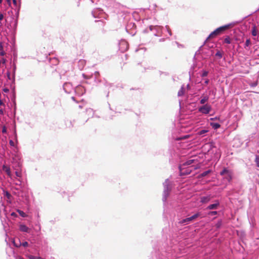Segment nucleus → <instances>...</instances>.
<instances>
[{
    "mask_svg": "<svg viewBox=\"0 0 259 259\" xmlns=\"http://www.w3.org/2000/svg\"><path fill=\"white\" fill-rule=\"evenodd\" d=\"M236 24V23L233 22L217 28L209 35V36L206 38V41H208L209 39L214 38L217 36L223 33L225 31L233 28Z\"/></svg>",
    "mask_w": 259,
    "mask_h": 259,
    "instance_id": "1",
    "label": "nucleus"
},
{
    "mask_svg": "<svg viewBox=\"0 0 259 259\" xmlns=\"http://www.w3.org/2000/svg\"><path fill=\"white\" fill-rule=\"evenodd\" d=\"M200 215V212H197V213L194 214V215H193L192 216H191L190 217L187 218H186L185 219H183L181 222V224H185V223L188 224L190 222H192V221L196 220Z\"/></svg>",
    "mask_w": 259,
    "mask_h": 259,
    "instance_id": "2",
    "label": "nucleus"
},
{
    "mask_svg": "<svg viewBox=\"0 0 259 259\" xmlns=\"http://www.w3.org/2000/svg\"><path fill=\"white\" fill-rule=\"evenodd\" d=\"M211 109V106L206 104L199 108L198 111L203 114H208L209 113Z\"/></svg>",
    "mask_w": 259,
    "mask_h": 259,
    "instance_id": "3",
    "label": "nucleus"
},
{
    "mask_svg": "<svg viewBox=\"0 0 259 259\" xmlns=\"http://www.w3.org/2000/svg\"><path fill=\"white\" fill-rule=\"evenodd\" d=\"M183 167L182 165L180 166L181 175H186L190 174L191 170H185V168Z\"/></svg>",
    "mask_w": 259,
    "mask_h": 259,
    "instance_id": "4",
    "label": "nucleus"
},
{
    "mask_svg": "<svg viewBox=\"0 0 259 259\" xmlns=\"http://www.w3.org/2000/svg\"><path fill=\"white\" fill-rule=\"evenodd\" d=\"M219 205H220L219 202L218 201H216L215 203L208 205L206 209H217V208L219 206Z\"/></svg>",
    "mask_w": 259,
    "mask_h": 259,
    "instance_id": "5",
    "label": "nucleus"
},
{
    "mask_svg": "<svg viewBox=\"0 0 259 259\" xmlns=\"http://www.w3.org/2000/svg\"><path fill=\"white\" fill-rule=\"evenodd\" d=\"M19 229L21 232H29V229L26 225L21 224L19 226Z\"/></svg>",
    "mask_w": 259,
    "mask_h": 259,
    "instance_id": "6",
    "label": "nucleus"
},
{
    "mask_svg": "<svg viewBox=\"0 0 259 259\" xmlns=\"http://www.w3.org/2000/svg\"><path fill=\"white\" fill-rule=\"evenodd\" d=\"M210 196H203L201 198L200 202L203 203H208L210 200Z\"/></svg>",
    "mask_w": 259,
    "mask_h": 259,
    "instance_id": "7",
    "label": "nucleus"
},
{
    "mask_svg": "<svg viewBox=\"0 0 259 259\" xmlns=\"http://www.w3.org/2000/svg\"><path fill=\"white\" fill-rule=\"evenodd\" d=\"M195 161V159H189L187 161H186L185 163H184L182 166H184L185 165H189L192 164V163H194Z\"/></svg>",
    "mask_w": 259,
    "mask_h": 259,
    "instance_id": "8",
    "label": "nucleus"
},
{
    "mask_svg": "<svg viewBox=\"0 0 259 259\" xmlns=\"http://www.w3.org/2000/svg\"><path fill=\"white\" fill-rule=\"evenodd\" d=\"M258 34V31L256 29V27L255 25H254L252 28V30H251V34L253 35V36H256Z\"/></svg>",
    "mask_w": 259,
    "mask_h": 259,
    "instance_id": "9",
    "label": "nucleus"
},
{
    "mask_svg": "<svg viewBox=\"0 0 259 259\" xmlns=\"http://www.w3.org/2000/svg\"><path fill=\"white\" fill-rule=\"evenodd\" d=\"M208 100V97L207 96H204L201 97V99L200 101V103L201 104H204L206 102H207Z\"/></svg>",
    "mask_w": 259,
    "mask_h": 259,
    "instance_id": "10",
    "label": "nucleus"
},
{
    "mask_svg": "<svg viewBox=\"0 0 259 259\" xmlns=\"http://www.w3.org/2000/svg\"><path fill=\"white\" fill-rule=\"evenodd\" d=\"M3 169L6 172L9 176H11V170L10 168L6 166H3Z\"/></svg>",
    "mask_w": 259,
    "mask_h": 259,
    "instance_id": "11",
    "label": "nucleus"
},
{
    "mask_svg": "<svg viewBox=\"0 0 259 259\" xmlns=\"http://www.w3.org/2000/svg\"><path fill=\"white\" fill-rule=\"evenodd\" d=\"M210 124L214 129H218L221 126L220 124L218 123L211 122Z\"/></svg>",
    "mask_w": 259,
    "mask_h": 259,
    "instance_id": "12",
    "label": "nucleus"
},
{
    "mask_svg": "<svg viewBox=\"0 0 259 259\" xmlns=\"http://www.w3.org/2000/svg\"><path fill=\"white\" fill-rule=\"evenodd\" d=\"M211 172V170H206L205 171H204L203 172H202V174H201L199 176V178H202V177H205L206 176H207L208 174H209V173H210Z\"/></svg>",
    "mask_w": 259,
    "mask_h": 259,
    "instance_id": "13",
    "label": "nucleus"
},
{
    "mask_svg": "<svg viewBox=\"0 0 259 259\" xmlns=\"http://www.w3.org/2000/svg\"><path fill=\"white\" fill-rule=\"evenodd\" d=\"M232 172L229 171L226 175H225V178L228 181H230L232 180Z\"/></svg>",
    "mask_w": 259,
    "mask_h": 259,
    "instance_id": "14",
    "label": "nucleus"
},
{
    "mask_svg": "<svg viewBox=\"0 0 259 259\" xmlns=\"http://www.w3.org/2000/svg\"><path fill=\"white\" fill-rule=\"evenodd\" d=\"M224 42L227 44H230L231 42V38L229 36H227L224 40Z\"/></svg>",
    "mask_w": 259,
    "mask_h": 259,
    "instance_id": "15",
    "label": "nucleus"
},
{
    "mask_svg": "<svg viewBox=\"0 0 259 259\" xmlns=\"http://www.w3.org/2000/svg\"><path fill=\"white\" fill-rule=\"evenodd\" d=\"M230 171L228 170L227 168H224L221 172L220 175L222 176H225L228 174Z\"/></svg>",
    "mask_w": 259,
    "mask_h": 259,
    "instance_id": "16",
    "label": "nucleus"
},
{
    "mask_svg": "<svg viewBox=\"0 0 259 259\" xmlns=\"http://www.w3.org/2000/svg\"><path fill=\"white\" fill-rule=\"evenodd\" d=\"M27 257L29 259H42L41 257L38 256H33L32 255H27Z\"/></svg>",
    "mask_w": 259,
    "mask_h": 259,
    "instance_id": "17",
    "label": "nucleus"
},
{
    "mask_svg": "<svg viewBox=\"0 0 259 259\" xmlns=\"http://www.w3.org/2000/svg\"><path fill=\"white\" fill-rule=\"evenodd\" d=\"M17 212L19 213V214L22 217H26V214L25 212H24L23 211L18 209Z\"/></svg>",
    "mask_w": 259,
    "mask_h": 259,
    "instance_id": "18",
    "label": "nucleus"
},
{
    "mask_svg": "<svg viewBox=\"0 0 259 259\" xmlns=\"http://www.w3.org/2000/svg\"><path fill=\"white\" fill-rule=\"evenodd\" d=\"M208 132V131L207 130H201L199 132H198L197 133V134L199 135H203L206 133Z\"/></svg>",
    "mask_w": 259,
    "mask_h": 259,
    "instance_id": "19",
    "label": "nucleus"
},
{
    "mask_svg": "<svg viewBox=\"0 0 259 259\" xmlns=\"http://www.w3.org/2000/svg\"><path fill=\"white\" fill-rule=\"evenodd\" d=\"M250 45H251V41H250V39H247L246 40L244 48H246V47H248Z\"/></svg>",
    "mask_w": 259,
    "mask_h": 259,
    "instance_id": "20",
    "label": "nucleus"
},
{
    "mask_svg": "<svg viewBox=\"0 0 259 259\" xmlns=\"http://www.w3.org/2000/svg\"><path fill=\"white\" fill-rule=\"evenodd\" d=\"M215 56L219 57L220 58H221L223 57V54L221 52L219 51L216 53Z\"/></svg>",
    "mask_w": 259,
    "mask_h": 259,
    "instance_id": "21",
    "label": "nucleus"
},
{
    "mask_svg": "<svg viewBox=\"0 0 259 259\" xmlns=\"http://www.w3.org/2000/svg\"><path fill=\"white\" fill-rule=\"evenodd\" d=\"M5 195L7 197V198L9 199H10L11 198V197H12V195H11L10 193H9L8 191H6L5 193Z\"/></svg>",
    "mask_w": 259,
    "mask_h": 259,
    "instance_id": "22",
    "label": "nucleus"
},
{
    "mask_svg": "<svg viewBox=\"0 0 259 259\" xmlns=\"http://www.w3.org/2000/svg\"><path fill=\"white\" fill-rule=\"evenodd\" d=\"M255 161L256 162V166L259 167V155L256 156Z\"/></svg>",
    "mask_w": 259,
    "mask_h": 259,
    "instance_id": "23",
    "label": "nucleus"
},
{
    "mask_svg": "<svg viewBox=\"0 0 259 259\" xmlns=\"http://www.w3.org/2000/svg\"><path fill=\"white\" fill-rule=\"evenodd\" d=\"M184 94V90L183 88H182L181 90H180L178 92V96H181Z\"/></svg>",
    "mask_w": 259,
    "mask_h": 259,
    "instance_id": "24",
    "label": "nucleus"
},
{
    "mask_svg": "<svg viewBox=\"0 0 259 259\" xmlns=\"http://www.w3.org/2000/svg\"><path fill=\"white\" fill-rule=\"evenodd\" d=\"M13 243H14V246L17 247H19L20 246H21V243L20 241L18 243H16L15 241H13Z\"/></svg>",
    "mask_w": 259,
    "mask_h": 259,
    "instance_id": "25",
    "label": "nucleus"
},
{
    "mask_svg": "<svg viewBox=\"0 0 259 259\" xmlns=\"http://www.w3.org/2000/svg\"><path fill=\"white\" fill-rule=\"evenodd\" d=\"M21 245H22L24 247H27L28 245V243L27 242L25 241L21 244Z\"/></svg>",
    "mask_w": 259,
    "mask_h": 259,
    "instance_id": "26",
    "label": "nucleus"
},
{
    "mask_svg": "<svg viewBox=\"0 0 259 259\" xmlns=\"http://www.w3.org/2000/svg\"><path fill=\"white\" fill-rule=\"evenodd\" d=\"M208 74V72L206 71H204L202 73V76L203 77L206 76Z\"/></svg>",
    "mask_w": 259,
    "mask_h": 259,
    "instance_id": "27",
    "label": "nucleus"
},
{
    "mask_svg": "<svg viewBox=\"0 0 259 259\" xmlns=\"http://www.w3.org/2000/svg\"><path fill=\"white\" fill-rule=\"evenodd\" d=\"M4 108L2 106H0V114H4Z\"/></svg>",
    "mask_w": 259,
    "mask_h": 259,
    "instance_id": "28",
    "label": "nucleus"
},
{
    "mask_svg": "<svg viewBox=\"0 0 259 259\" xmlns=\"http://www.w3.org/2000/svg\"><path fill=\"white\" fill-rule=\"evenodd\" d=\"M5 52L4 50L0 51V55L3 56L5 55Z\"/></svg>",
    "mask_w": 259,
    "mask_h": 259,
    "instance_id": "29",
    "label": "nucleus"
},
{
    "mask_svg": "<svg viewBox=\"0 0 259 259\" xmlns=\"http://www.w3.org/2000/svg\"><path fill=\"white\" fill-rule=\"evenodd\" d=\"M209 214H212V215L217 214V211H211V212L209 213Z\"/></svg>",
    "mask_w": 259,
    "mask_h": 259,
    "instance_id": "30",
    "label": "nucleus"
},
{
    "mask_svg": "<svg viewBox=\"0 0 259 259\" xmlns=\"http://www.w3.org/2000/svg\"><path fill=\"white\" fill-rule=\"evenodd\" d=\"M3 50V44L2 42H0V51H2Z\"/></svg>",
    "mask_w": 259,
    "mask_h": 259,
    "instance_id": "31",
    "label": "nucleus"
},
{
    "mask_svg": "<svg viewBox=\"0 0 259 259\" xmlns=\"http://www.w3.org/2000/svg\"><path fill=\"white\" fill-rule=\"evenodd\" d=\"M2 62V63L5 64L6 62V60L5 58H2V60H1Z\"/></svg>",
    "mask_w": 259,
    "mask_h": 259,
    "instance_id": "32",
    "label": "nucleus"
},
{
    "mask_svg": "<svg viewBox=\"0 0 259 259\" xmlns=\"http://www.w3.org/2000/svg\"><path fill=\"white\" fill-rule=\"evenodd\" d=\"M13 3L15 6H17V1L16 0H13Z\"/></svg>",
    "mask_w": 259,
    "mask_h": 259,
    "instance_id": "33",
    "label": "nucleus"
},
{
    "mask_svg": "<svg viewBox=\"0 0 259 259\" xmlns=\"http://www.w3.org/2000/svg\"><path fill=\"white\" fill-rule=\"evenodd\" d=\"M4 19V15L3 14L0 13V20H2Z\"/></svg>",
    "mask_w": 259,
    "mask_h": 259,
    "instance_id": "34",
    "label": "nucleus"
},
{
    "mask_svg": "<svg viewBox=\"0 0 259 259\" xmlns=\"http://www.w3.org/2000/svg\"><path fill=\"white\" fill-rule=\"evenodd\" d=\"M10 144L12 146H14V142L12 140H10Z\"/></svg>",
    "mask_w": 259,
    "mask_h": 259,
    "instance_id": "35",
    "label": "nucleus"
},
{
    "mask_svg": "<svg viewBox=\"0 0 259 259\" xmlns=\"http://www.w3.org/2000/svg\"><path fill=\"white\" fill-rule=\"evenodd\" d=\"M11 215L15 217L17 216V214H16V213L15 212H13L11 213Z\"/></svg>",
    "mask_w": 259,
    "mask_h": 259,
    "instance_id": "36",
    "label": "nucleus"
},
{
    "mask_svg": "<svg viewBox=\"0 0 259 259\" xmlns=\"http://www.w3.org/2000/svg\"><path fill=\"white\" fill-rule=\"evenodd\" d=\"M6 2H7V3L10 5H11V0H6Z\"/></svg>",
    "mask_w": 259,
    "mask_h": 259,
    "instance_id": "37",
    "label": "nucleus"
},
{
    "mask_svg": "<svg viewBox=\"0 0 259 259\" xmlns=\"http://www.w3.org/2000/svg\"><path fill=\"white\" fill-rule=\"evenodd\" d=\"M2 132H3V133H6V128H5V127H4V128H3V130H2Z\"/></svg>",
    "mask_w": 259,
    "mask_h": 259,
    "instance_id": "38",
    "label": "nucleus"
},
{
    "mask_svg": "<svg viewBox=\"0 0 259 259\" xmlns=\"http://www.w3.org/2000/svg\"><path fill=\"white\" fill-rule=\"evenodd\" d=\"M4 106V105L3 103V102L1 100H0V106Z\"/></svg>",
    "mask_w": 259,
    "mask_h": 259,
    "instance_id": "39",
    "label": "nucleus"
},
{
    "mask_svg": "<svg viewBox=\"0 0 259 259\" xmlns=\"http://www.w3.org/2000/svg\"><path fill=\"white\" fill-rule=\"evenodd\" d=\"M7 76H8V78H10V73L9 72H8L7 73Z\"/></svg>",
    "mask_w": 259,
    "mask_h": 259,
    "instance_id": "40",
    "label": "nucleus"
},
{
    "mask_svg": "<svg viewBox=\"0 0 259 259\" xmlns=\"http://www.w3.org/2000/svg\"><path fill=\"white\" fill-rule=\"evenodd\" d=\"M4 91L5 92H8V91H9V90H8V89H4Z\"/></svg>",
    "mask_w": 259,
    "mask_h": 259,
    "instance_id": "41",
    "label": "nucleus"
},
{
    "mask_svg": "<svg viewBox=\"0 0 259 259\" xmlns=\"http://www.w3.org/2000/svg\"><path fill=\"white\" fill-rule=\"evenodd\" d=\"M3 0H0V5L2 4Z\"/></svg>",
    "mask_w": 259,
    "mask_h": 259,
    "instance_id": "42",
    "label": "nucleus"
},
{
    "mask_svg": "<svg viewBox=\"0 0 259 259\" xmlns=\"http://www.w3.org/2000/svg\"><path fill=\"white\" fill-rule=\"evenodd\" d=\"M18 259H23V258L22 257H20Z\"/></svg>",
    "mask_w": 259,
    "mask_h": 259,
    "instance_id": "43",
    "label": "nucleus"
},
{
    "mask_svg": "<svg viewBox=\"0 0 259 259\" xmlns=\"http://www.w3.org/2000/svg\"><path fill=\"white\" fill-rule=\"evenodd\" d=\"M208 80L205 81V82H206V83H207V82H208Z\"/></svg>",
    "mask_w": 259,
    "mask_h": 259,
    "instance_id": "44",
    "label": "nucleus"
},
{
    "mask_svg": "<svg viewBox=\"0 0 259 259\" xmlns=\"http://www.w3.org/2000/svg\"><path fill=\"white\" fill-rule=\"evenodd\" d=\"M210 119H211V120H213V119H214V118H211Z\"/></svg>",
    "mask_w": 259,
    "mask_h": 259,
    "instance_id": "45",
    "label": "nucleus"
}]
</instances>
